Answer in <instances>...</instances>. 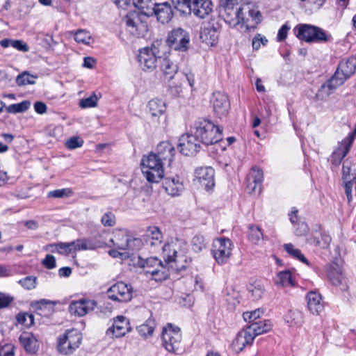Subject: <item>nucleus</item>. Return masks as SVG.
<instances>
[{
  "label": "nucleus",
  "mask_w": 356,
  "mask_h": 356,
  "mask_svg": "<svg viewBox=\"0 0 356 356\" xmlns=\"http://www.w3.org/2000/svg\"><path fill=\"white\" fill-rule=\"evenodd\" d=\"M289 29H290V26L287 24L282 25V27L278 31V33H277V40L278 41L284 40L287 37L288 31H289Z\"/></svg>",
  "instance_id": "774afa93"
},
{
  "label": "nucleus",
  "mask_w": 356,
  "mask_h": 356,
  "mask_svg": "<svg viewBox=\"0 0 356 356\" xmlns=\"http://www.w3.org/2000/svg\"><path fill=\"white\" fill-rule=\"evenodd\" d=\"M263 180V171L257 166L253 167L246 177V191L248 193H255L257 188H259L258 191L260 192Z\"/></svg>",
  "instance_id": "a211bd4d"
},
{
  "label": "nucleus",
  "mask_w": 356,
  "mask_h": 356,
  "mask_svg": "<svg viewBox=\"0 0 356 356\" xmlns=\"http://www.w3.org/2000/svg\"><path fill=\"white\" fill-rule=\"evenodd\" d=\"M296 37L300 40L312 42H325L328 40L325 31L314 25L298 24L293 29Z\"/></svg>",
  "instance_id": "423d86ee"
},
{
  "label": "nucleus",
  "mask_w": 356,
  "mask_h": 356,
  "mask_svg": "<svg viewBox=\"0 0 356 356\" xmlns=\"http://www.w3.org/2000/svg\"><path fill=\"white\" fill-rule=\"evenodd\" d=\"M16 319L19 323L24 325L25 327H30L34 323L33 315L28 313L18 314Z\"/></svg>",
  "instance_id": "8fccbe9b"
},
{
  "label": "nucleus",
  "mask_w": 356,
  "mask_h": 356,
  "mask_svg": "<svg viewBox=\"0 0 356 356\" xmlns=\"http://www.w3.org/2000/svg\"><path fill=\"white\" fill-rule=\"evenodd\" d=\"M74 40L78 43H82L84 44H90L91 40V35L89 32L85 30H78L74 34Z\"/></svg>",
  "instance_id": "3c124183"
},
{
  "label": "nucleus",
  "mask_w": 356,
  "mask_h": 356,
  "mask_svg": "<svg viewBox=\"0 0 356 356\" xmlns=\"http://www.w3.org/2000/svg\"><path fill=\"white\" fill-rule=\"evenodd\" d=\"M187 250L185 241L179 238L172 239L163 247L165 261L178 271L185 270L192 261L191 257L187 255Z\"/></svg>",
  "instance_id": "f03ea898"
},
{
  "label": "nucleus",
  "mask_w": 356,
  "mask_h": 356,
  "mask_svg": "<svg viewBox=\"0 0 356 356\" xmlns=\"http://www.w3.org/2000/svg\"><path fill=\"white\" fill-rule=\"evenodd\" d=\"M207 243L205 238L200 234L195 235L191 241L192 249L195 252H200L207 248Z\"/></svg>",
  "instance_id": "a18cd8bd"
},
{
  "label": "nucleus",
  "mask_w": 356,
  "mask_h": 356,
  "mask_svg": "<svg viewBox=\"0 0 356 356\" xmlns=\"http://www.w3.org/2000/svg\"><path fill=\"white\" fill-rule=\"evenodd\" d=\"M307 308L313 314H319L324 309L322 296L316 291H309L306 296Z\"/></svg>",
  "instance_id": "393cba45"
},
{
  "label": "nucleus",
  "mask_w": 356,
  "mask_h": 356,
  "mask_svg": "<svg viewBox=\"0 0 356 356\" xmlns=\"http://www.w3.org/2000/svg\"><path fill=\"white\" fill-rule=\"evenodd\" d=\"M14 355V348L11 344H6L0 348V356Z\"/></svg>",
  "instance_id": "338daca9"
},
{
  "label": "nucleus",
  "mask_w": 356,
  "mask_h": 356,
  "mask_svg": "<svg viewBox=\"0 0 356 356\" xmlns=\"http://www.w3.org/2000/svg\"><path fill=\"white\" fill-rule=\"evenodd\" d=\"M200 38L208 44L213 45L218 39V32L213 26L204 28L200 34Z\"/></svg>",
  "instance_id": "e433bc0d"
},
{
  "label": "nucleus",
  "mask_w": 356,
  "mask_h": 356,
  "mask_svg": "<svg viewBox=\"0 0 356 356\" xmlns=\"http://www.w3.org/2000/svg\"><path fill=\"white\" fill-rule=\"evenodd\" d=\"M155 327L154 319L149 318L143 324L138 326L136 330L140 336L147 338L152 335Z\"/></svg>",
  "instance_id": "4c0bfd02"
},
{
  "label": "nucleus",
  "mask_w": 356,
  "mask_h": 356,
  "mask_svg": "<svg viewBox=\"0 0 356 356\" xmlns=\"http://www.w3.org/2000/svg\"><path fill=\"white\" fill-rule=\"evenodd\" d=\"M13 301V298L9 294L0 292V309L8 307Z\"/></svg>",
  "instance_id": "e2e57ef3"
},
{
  "label": "nucleus",
  "mask_w": 356,
  "mask_h": 356,
  "mask_svg": "<svg viewBox=\"0 0 356 356\" xmlns=\"http://www.w3.org/2000/svg\"><path fill=\"white\" fill-rule=\"evenodd\" d=\"M249 292L251 293V296L254 300L260 299L264 294V289L261 288L260 285L258 286H251L248 289Z\"/></svg>",
  "instance_id": "680f3d73"
},
{
  "label": "nucleus",
  "mask_w": 356,
  "mask_h": 356,
  "mask_svg": "<svg viewBox=\"0 0 356 356\" xmlns=\"http://www.w3.org/2000/svg\"><path fill=\"white\" fill-rule=\"evenodd\" d=\"M107 296L114 301L128 302L132 298L131 287L122 282H118L109 288Z\"/></svg>",
  "instance_id": "ddd939ff"
},
{
  "label": "nucleus",
  "mask_w": 356,
  "mask_h": 356,
  "mask_svg": "<svg viewBox=\"0 0 356 356\" xmlns=\"http://www.w3.org/2000/svg\"><path fill=\"white\" fill-rule=\"evenodd\" d=\"M240 0H220V13L231 27L241 25L247 31L254 30L261 21V14L252 3L237 7Z\"/></svg>",
  "instance_id": "f257e3e1"
},
{
  "label": "nucleus",
  "mask_w": 356,
  "mask_h": 356,
  "mask_svg": "<svg viewBox=\"0 0 356 356\" xmlns=\"http://www.w3.org/2000/svg\"><path fill=\"white\" fill-rule=\"evenodd\" d=\"M49 246L51 248H56L57 252L60 254H69L71 252L73 251L72 242L51 244Z\"/></svg>",
  "instance_id": "6e6d98bb"
},
{
  "label": "nucleus",
  "mask_w": 356,
  "mask_h": 356,
  "mask_svg": "<svg viewBox=\"0 0 356 356\" xmlns=\"http://www.w3.org/2000/svg\"><path fill=\"white\" fill-rule=\"evenodd\" d=\"M35 78V76L31 75L29 73L26 72H24L17 76L16 83L18 86L34 84Z\"/></svg>",
  "instance_id": "09e8293b"
},
{
  "label": "nucleus",
  "mask_w": 356,
  "mask_h": 356,
  "mask_svg": "<svg viewBox=\"0 0 356 356\" xmlns=\"http://www.w3.org/2000/svg\"><path fill=\"white\" fill-rule=\"evenodd\" d=\"M233 247L231 240L227 238H220L213 241L211 251L218 264L223 265L228 262L232 256Z\"/></svg>",
  "instance_id": "6e6552de"
},
{
  "label": "nucleus",
  "mask_w": 356,
  "mask_h": 356,
  "mask_svg": "<svg viewBox=\"0 0 356 356\" xmlns=\"http://www.w3.org/2000/svg\"><path fill=\"white\" fill-rule=\"evenodd\" d=\"M332 241L330 235L324 232L316 231L314 235L308 239L309 243L321 249H327Z\"/></svg>",
  "instance_id": "2f4dec72"
},
{
  "label": "nucleus",
  "mask_w": 356,
  "mask_h": 356,
  "mask_svg": "<svg viewBox=\"0 0 356 356\" xmlns=\"http://www.w3.org/2000/svg\"><path fill=\"white\" fill-rule=\"evenodd\" d=\"M72 192L70 188L56 189L48 193V197L60 198L63 197H69Z\"/></svg>",
  "instance_id": "4d7b16f0"
},
{
  "label": "nucleus",
  "mask_w": 356,
  "mask_h": 356,
  "mask_svg": "<svg viewBox=\"0 0 356 356\" xmlns=\"http://www.w3.org/2000/svg\"><path fill=\"white\" fill-rule=\"evenodd\" d=\"M284 249L285 251L293 258L298 259L304 264L309 265L308 260L302 254L299 249H297L291 243H287L284 245Z\"/></svg>",
  "instance_id": "79ce46f5"
},
{
  "label": "nucleus",
  "mask_w": 356,
  "mask_h": 356,
  "mask_svg": "<svg viewBox=\"0 0 356 356\" xmlns=\"http://www.w3.org/2000/svg\"><path fill=\"white\" fill-rule=\"evenodd\" d=\"M276 284L283 286H294L291 273L289 270L280 272L277 276Z\"/></svg>",
  "instance_id": "a19ab883"
},
{
  "label": "nucleus",
  "mask_w": 356,
  "mask_h": 356,
  "mask_svg": "<svg viewBox=\"0 0 356 356\" xmlns=\"http://www.w3.org/2000/svg\"><path fill=\"white\" fill-rule=\"evenodd\" d=\"M327 277L332 284L335 286H341L342 290L347 288L346 277L339 265L335 262L331 264L327 270Z\"/></svg>",
  "instance_id": "4be33fe9"
},
{
  "label": "nucleus",
  "mask_w": 356,
  "mask_h": 356,
  "mask_svg": "<svg viewBox=\"0 0 356 356\" xmlns=\"http://www.w3.org/2000/svg\"><path fill=\"white\" fill-rule=\"evenodd\" d=\"M19 340L26 352L35 354L39 348V343L36 337L31 332H23Z\"/></svg>",
  "instance_id": "c85d7f7f"
},
{
  "label": "nucleus",
  "mask_w": 356,
  "mask_h": 356,
  "mask_svg": "<svg viewBox=\"0 0 356 356\" xmlns=\"http://www.w3.org/2000/svg\"><path fill=\"white\" fill-rule=\"evenodd\" d=\"M154 15L156 16L158 21L162 24L169 22L173 17L171 5L168 2L156 3L154 6Z\"/></svg>",
  "instance_id": "b1692460"
},
{
  "label": "nucleus",
  "mask_w": 356,
  "mask_h": 356,
  "mask_svg": "<svg viewBox=\"0 0 356 356\" xmlns=\"http://www.w3.org/2000/svg\"><path fill=\"white\" fill-rule=\"evenodd\" d=\"M285 320L290 326H300L303 323V314L297 309L290 310L286 314Z\"/></svg>",
  "instance_id": "ea45409f"
},
{
  "label": "nucleus",
  "mask_w": 356,
  "mask_h": 356,
  "mask_svg": "<svg viewBox=\"0 0 356 356\" xmlns=\"http://www.w3.org/2000/svg\"><path fill=\"white\" fill-rule=\"evenodd\" d=\"M191 0H177L175 8L183 14L191 13Z\"/></svg>",
  "instance_id": "864d4df0"
},
{
  "label": "nucleus",
  "mask_w": 356,
  "mask_h": 356,
  "mask_svg": "<svg viewBox=\"0 0 356 356\" xmlns=\"http://www.w3.org/2000/svg\"><path fill=\"white\" fill-rule=\"evenodd\" d=\"M249 240L254 244H258L263 237V234L260 228L256 225H250L249 226Z\"/></svg>",
  "instance_id": "49530a36"
},
{
  "label": "nucleus",
  "mask_w": 356,
  "mask_h": 356,
  "mask_svg": "<svg viewBox=\"0 0 356 356\" xmlns=\"http://www.w3.org/2000/svg\"><path fill=\"white\" fill-rule=\"evenodd\" d=\"M147 108L152 118H159L165 113L166 104L163 99L154 98L148 102Z\"/></svg>",
  "instance_id": "72a5a7b5"
},
{
  "label": "nucleus",
  "mask_w": 356,
  "mask_h": 356,
  "mask_svg": "<svg viewBox=\"0 0 356 356\" xmlns=\"http://www.w3.org/2000/svg\"><path fill=\"white\" fill-rule=\"evenodd\" d=\"M73 252L94 250L97 245L91 240L87 238H79L72 242Z\"/></svg>",
  "instance_id": "58836bf2"
},
{
  "label": "nucleus",
  "mask_w": 356,
  "mask_h": 356,
  "mask_svg": "<svg viewBox=\"0 0 356 356\" xmlns=\"http://www.w3.org/2000/svg\"><path fill=\"white\" fill-rule=\"evenodd\" d=\"M133 3L136 8L140 11L144 17H149L154 15V6L155 2L154 0H133Z\"/></svg>",
  "instance_id": "c9c22d12"
},
{
  "label": "nucleus",
  "mask_w": 356,
  "mask_h": 356,
  "mask_svg": "<svg viewBox=\"0 0 356 356\" xmlns=\"http://www.w3.org/2000/svg\"><path fill=\"white\" fill-rule=\"evenodd\" d=\"M356 136V124L355 125L353 131L348 134V135L342 140L340 143L339 149L336 152L340 156L341 159H343L348 154L350 149L355 140Z\"/></svg>",
  "instance_id": "473e14b6"
},
{
  "label": "nucleus",
  "mask_w": 356,
  "mask_h": 356,
  "mask_svg": "<svg viewBox=\"0 0 356 356\" xmlns=\"http://www.w3.org/2000/svg\"><path fill=\"white\" fill-rule=\"evenodd\" d=\"M191 9L195 16L204 19L212 12L213 3L211 0H193Z\"/></svg>",
  "instance_id": "5701e85b"
},
{
  "label": "nucleus",
  "mask_w": 356,
  "mask_h": 356,
  "mask_svg": "<svg viewBox=\"0 0 356 356\" xmlns=\"http://www.w3.org/2000/svg\"><path fill=\"white\" fill-rule=\"evenodd\" d=\"M197 140L199 138L195 135L185 134L181 136L178 146L180 152L186 156H194L200 147Z\"/></svg>",
  "instance_id": "2eb2a0df"
},
{
  "label": "nucleus",
  "mask_w": 356,
  "mask_h": 356,
  "mask_svg": "<svg viewBox=\"0 0 356 356\" xmlns=\"http://www.w3.org/2000/svg\"><path fill=\"white\" fill-rule=\"evenodd\" d=\"M144 237L145 243L151 246L160 245L163 239L159 228L155 226L147 227Z\"/></svg>",
  "instance_id": "c756f323"
},
{
  "label": "nucleus",
  "mask_w": 356,
  "mask_h": 356,
  "mask_svg": "<svg viewBox=\"0 0 356 356\" xmlns=\"http://www.w3.org/2000/svg\"><path fill=\"white\" fill-rule=\"evenodd\" d=\"M166 42L169 47L176 51H185L188 49L189 33L182 28H175L169 32Z\"/></svg>",
  "instance_id": "9d476101"
},
{
  "label": "nucleus",
  "mask_w": 356,
  "mask_h": 356,
  "mask_svg": "<svg viewBox=\"0 0 356 356\" xmlns=\"http://www.w3.org/2000/svg\"><path fill=\"white\" fill-rule=\"evenodd\" d=\"M83 140L80 137H72L65 142V146L69 149H74L83 145Z\"/></svg>",
  "instance_id": "13d9d810"
},
{
  "label": "nucleus",
  "mask_w": 356,
  "mask_h": 356,
  "mask_svg": "<svg viewBox=\"0 0 356 356\" xmlns=\"http://www.w3.org/2000/svg\"><path fill=\"white\" fill-rule=\"evenodd\" d=\"M211 103L216 115L222 118L225 117L229 110L230 103L227 96L221 92L217 91L213 93Z\"/></svg>",
  "instance_id": "4468645a"
},
{
  "label": "nucleus",
  "mask_w": 356,
  "mask_h": 356,
  "mask_svg": "<svg viewBox=\"0 0 356 356\" xmlns=\"http://www.w3.org/2000/svg\"><path fill=\"white\" fill-rule=\"evenodd\" d=\"M272 324L269 320L259 321L251 323L246 328L248 332L250 333L254 339L256 336L262 334L270 330Z\"/></svg>",
  "instance_id": "7c9ffc66"
},
{
  "label": "nucleus",
  "mask_w": 356,
  "mask_h": 356,
  "mask_svg": "<svg viewBox=\"0 0 356 356\" xmlns=\"http://www.w3.org/2000/svg\"><path fill=\"white\" fill-rule=\"evenodd\" d=\"M356 70V57L350 56L342 60L332 76L323 83L318 90V95L325 94L328 96L332 90L343 85L350 78Z\"/></svg>",
  "instance_id": "7ed1b4c3"
},
{
  "label": "nucleus",
  "mask_w": 356,
  "mask_h": 356,
  "mask_svg": "<svg viewBox=\"0 0 356 356\" xmlns=\"http://www.w3.org/2000/svg\"><path fill=\"white\" fill-rule=\"evenodd\" d=\"M141 169L147 180L151 183L159 182L164 175L163 161L154 152L143 156Z\"/></svg>",
  "instance_id": "39448f33"
},
{
  "label": "nucleus",
  "mask_w": 356,
  "mask_h": 356,
  "mask_svg": "<svg viewBox=\"0 0 356 356\" xmlns=\"http://www.w3.org/2000/svg\"><path fill=\"white\" fill-rule=\"evenodd\" d=\"M163 187L170 196H179L184 190L183 180L179 176L165 177Z\"/></svg>",
  "instance_id": "aec40b11"
},
{
  "label": "nucleus",
  "mask_w": 356,
  "mask_h": 356,
  "mask_svg": "<svg viewBox=\"0 0 356 356\" xmlns=\"http://www.w3.org/2000/svg\"><path fill=\"white\" fill-rule=\"evenodd\" d=\"M96 306V301L83 298L72 302L69 306V311L71 314L81 317L92 312Z\"/></svg>",
  "instance_id": "dca6fc26"
},
{
  "label": "nucleus",
  "mask_w": 356,
  "mask_h": 356,
  "mask_svg": "<svg viewBox=\"0 0 356 356\" xmlns=\"http://www.w3.org/2000/svg\"><path fill=\"white\" fill-rule=\"evenodd\" d=\"M295 227L294 233L296 235L301 236L306 234L309 231V227L305 222H300L293 224Z\"/></svg>",
  "instance_id": "bf43d9fd"
},
{
  "label": "nucleus",
  "mask_w": 356,
  "mask_h": 356,
  "mask_svg": "<svg viewBox=\"0 0 356 356\" xmlns=\"http://www.w3.org/2000/svg\"><path fill=\"white\" fill-rule=\"evenodd\" d=\"M31 103L29 101H22L18 104H13L6 107V110L9 113H18L26 111L29 109Z\"/></svg>",
  "instance_id": "37998d69"
},
{
  "label": "nucleus",
  "mask_w": 356,
  "mask_h": 356,
  "mask_svg": "<svg viewBox=\"0 0 356 356\" xmlns=\"http://www.w3.org/2000/svg\"><path fill=\"white\" fill-rule=\"evenodd\" d=\"M160 68L166 79H172L178 71L176 64L168 58H162L160 60Z\"/></svg>",
  "instance_id": "f704fd0d"
},
{
  "label": "nucleus",
  "mask_w": 356,
  "mask_h": 356,
  "mask_svg": "<svg viewBox=\"0 0 356 356\" xmlns=\"http://www.w3.org/2000/svg\"><path fill=\"white\" fill-rule=\"evenodd\" d=\"M113 245L118 250H132L136 247V243H139L138 238H132L124 232H119L115 234V238L111 239Z\"/></svg>",
  "instance_id": "412c9836"
},
{
  "label": "nucleus",
  "mask_w": 356,
  "mask_h": 356,
  "mask_svg": "<svg viewBox=\"0 0 356 356\" xmlns=\"http://www.w3.org/2000/svg\"><path fill=\"white\" fill-rule=\"evenodd\" d=\"M143 17L139 13L134 12L127 14L124 19L129 31L138 37L143 36L147 31V24L146 22L143 21Z\"/></svg>",
  "instance_id": "f8f14e48"
},
{
  "label": "nucleus",
  "mask_w": 356,
  "mask_h": 356,
  "mask_svg": "<svg viewBox=\"0 0 356 356\" xmlns=\"http://www.w3.org/2000/svg\"><path fill=\"white\" fill-rule=\"evenodd\" d=\"M82 334L76 329L67 330L63 337L58 339V350L63 354H71L81 343Z\"/></svg>",
  "instance_id": "0eeeda50"
},
{
  "label": "nucleus",
  "mask_w": 356,
  "mask_h": 356,
  "mask_svg": "<svg viewBox=\"0 0 356 356\" xmlns=\"http://www.w3.org/2000/svg\"><path fill=\"white\" fill-rule=\"evenodd\" d=\"M98 97L94 93L91 96L82 99L79 102V106L82 108H92L97 105Z\"/></svg>",
  "instance_id": "603ef678"
},
{
  "label": "nucleus",
  "mask_w": 356,
  "mask_h": 356,
  "mask_svg": "<svg viewBox=\"0 0 356 356\" xmlns=\"http://www.w3.org/2000/svg\"><path fill=\"white\" fill-rule=\"evenodd\" d=\"M101 222L104 226L112 227L115 224V215L111 212H107L102 216Z\"/></svg>",
  "instance_id": "052dcab7"
},
{
  "label": "nucleus",
  "mask_w": 356,
  "mask_h": 356,
  "mask_svg": "<svg viewBox=\"0 0 356 356\" xmlns=\"http://www.w3.org/2000/svg\"><path fill=\"white\" fill-rule=\"evenodd\" d=\"M131 331L129 321L123 316L114 319L112 327L106 330V334L112 338H119Z\"/></svg>",
  "instance_id": "f3484780"
},
{
  "label": "nucleus",
  "mask_w": 356,
  "mask_h": 356,
  "mask_svg": "<svg viewBox=\"0 0 356 356\" xmlns=\"http://www.w3.org/2000/svg\"><path fill=\"white\" fill-rule=\"evenodd\" d=\"M18 283L26 290H33L37 285V277L35 276H27L18 281Z\"/></svg>",
  "instance_id": "de8ad7c7"
},
{
  "label": "nucleus",
  "mask_w": 356,
  "mask_h": 356,
  "mask_svg": "<svg viewBox=\"0 0 356 356\" xmlns=\"http://www.w3.org/2000/svg\"><path fill=\"white\" fill-rule=\"evenodd\" d=\"M264 312L260 309H255L251 312H246L243 314V319L248 323H255L256 320L260 318Z\"/></svg>",
  "instance_id": "5fc2aeb1"
},
{
  "label": "nucleus",
  "mask_w": 356,
  "mask_h": 356,
  "mask_svg": "<svg viewBox=\"0 0 356 356\" xmlns=\"http://www.w3.org/2000/svg\"><path fill=\"white\" fill-rule=\"evenodd\" d=\"M11 47L23 52H27L29 50L27 44L21 40H13Z\"/></svg>",
  "instance_id": "0e129e2a"
},
{
  "label": "nucleus",
  "mask_w": 356,
  "mask_h": 356,
  "mask_svg": "<svg viewBox=\"0 0 356 356\" xmlns=\"http://www.w3.org/2000/svg\"><path fill=\"white\" fill-rule=\"evenodd\" d=\"M145 266H151L154 268L152 270H147L146 273L151 274L156 281H161L165 280L166 275L164 273V272L161 271L163 269V266L161 261L157 258L154 257L147 259L146 261Z\"/></svg>",
  "instance_id": "cd10ccee"
},
{
  "label": "nucleus",
  "mask_w": 356,
  "mask_h": 356,
  "mask_svg": "<svg viewBox=\"0 0 356 356\" xmlns=\"http://www.w3.org/2000/svg\"><path fill=\"white\" fill-rule=\"evenodd\" d=\"M214 174V169L211 167H200L195 172L200 184L207 190H210L215 186Z\"/></svg>",
  "instance_id": "6ab92c4d"
},
{
  "label": "nucleus",
  "mask_w": 356,
  "mask_h": 356,
  "mask_svg": "<svg viewBox=\"0 0 356 356\" xmlns=\"http://www.w3.org/2000/svg\"><path fill=\"white\" fill-rule=\"evenodd\" d=\"M155 154L163 161H167L170 164L174 159L175 148L169 141H162L157 145Z\"/></svg>",
  "instance_id": "a878e982"
},
{
  "label": "nucleus",
  "mask_w": 356,
  "mask_h": 356,
  "mask_svg": "<svg viewBox=\"0 0 356 356\" xmlns=\"http://www.w3.org/2000/svg\"><path fill=\"white\" fill-rule=\"evenodd\" d=\"M42 264L45 268L53 269L56 267V259L51 254H47Z\"/></svg>",
  "instance_id": "69168bd1"
},
{
  "label": "nucleus",
  "mask_w": 356,
  "mask_h": 356,
  "mask_svg": "<svg viewBox=\"0 0 356 356\" xmlns=\"http://www.w3.org/2000/svg\"><path fill=\"white\" fill-rule=\"evenodd\" d=\"M254 338L250 333L248 332V329L242 330L238 332L232 341V346L234 350L238 353L243 350L246 345L251 343Z\"/></svg>",
  "instance_id": "bb28decb"
},
{
  "label": "nucleus",
  "mask_w": 356,
  "mask_h": 356,
  "mask_svg": "<svg viewBox=\"0 0 356 356\" xmlns=\"http://www.w3.org/2000/svg\"><path fill=\"white\" fill-rule=\"evenodd\" d=\"M162 345L165 349L170 353L176 352L180 346L181 341V334L180 329L168 324L163 327L162 332Z\"/></svg>",
  "instance_id": "1a4fd4ad"
},
{
  "label": "nucleus",
  "mask_w": 356,
  "mask_h": 356,
  "mask_svg": "<svg viewBox=\"0 0 356 356\" xmlns=\"http://www.w3.org/2000/svg\"><path fill=\"white\" fill-rule=\"evenodd\" d=\"M195 134L206 145H212L222 140V131L212 122L204 118L198 119L195 124Z\"/></svg>",
  "instance_id": "20e7f679"
},
{
  "label": "nucleus",
  "mask_w": 356,
  "mask_h": 356,
  "mask_svg": "<svg viewBox=\"0 0 356 356\" xmlns=\"http://www.w3.org/2000/svg\"><path fill=\"white\" fill-rule=\"evenodd\" d=\"M161 57L158 47L153 44L151 47H145L140 50L138 60L144 70H153Z\"/></svg>",
  "instance_id": "9b49d317"
},
{
  "label": "nucleus",
  "mask_w": 356,
  "mask_h": 356,
  "mask_svg": "<svg viewBox=\"0 0 356 356\" xmlns=\"http://www.w3.org/2000/svg\"><path fill=\"white\" fill-rule=\"evenodd\" d=\"M343 184L348 202L350 203L353 200V188L356 195V176H353L352 179L343 181Z\"/></svg>",
  "instance_id": "c03bdc74"
}]
</instances>
